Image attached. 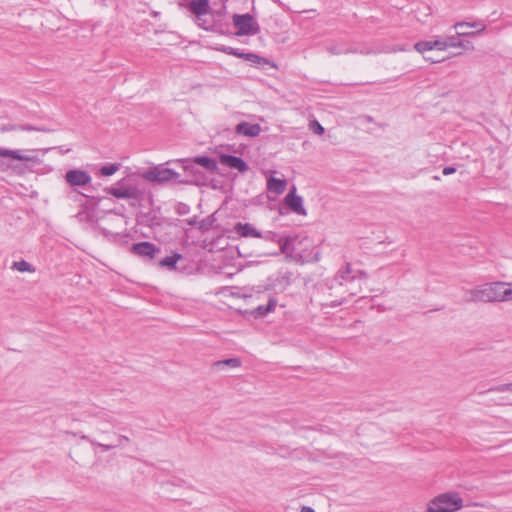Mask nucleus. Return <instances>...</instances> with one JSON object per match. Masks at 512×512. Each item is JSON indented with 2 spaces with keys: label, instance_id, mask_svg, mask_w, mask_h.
<instances>
[{
  "label": "nucleus",
  "instance_id": "2f4dec72",
  "mask_svg": "<svg viewBox=\"0 0 512 512\" xmlns=\"http://www.w3.org/2000/svg\"><path fill=\"white\" fill-rule=\"evenodd\" d=\"M432 49H436V50H440V51L446 50L447 49L446 38L432 40Z\"/></svg>",
  "mask_w": 512,
  "mask_h": 512
},
{
  "label": "nucleus",
  "instance_id": "c03bdc74",
  "mask_svg": "<svg viewBox=\"0 0 512 512\" xmlns=\"http://www.w3.org/2000/svg\"><path fill=\"white\" fill-rule=\"evenodd\" d=\"M301 512H315L313 508L308 506H303Z\"/></svg>",
  "mask_w": 512,
  "mask_h": 512
},
{
  "label": "nucleus",
  "instance_id": "58836bf2",
  "mask_svg": "<svg viewBox=\"0 0 512 512\" xmlns=\"http://www.w3.org/2000/svg\"><path fill=\"white\" fill-rule=\"evenodd\" d=\"M455 172H456V168H454L452 166H446V167H444V169L442 171V173L444 175H451V174H453Z\"/></svg>",
  "mask_w": 512,
  "mask_h": 512
},
{
  "label": "nucleus",
  "instance_id": "4468645a",
  "mask_svg": "<svg viewBox=\"0 0 512 512\" xmlns=\"http://www.w3.org/2000/svg\"><path fill=\"white\" fill-rule=\"evenodd\" d=\"M285 204L298 215H306V209L303 206V199L296 194V188L292 190L284 198Z\"/></svg>",
  "mask_w": 512,
  "mask_h": 512
},
{
  "label": "nucleus",
  "instance_id": "4be33fe9",
  "mask_svg": "<svg viewBox=\"0 0 512 512\" xmlns=\"http://www.w3.org/2000/svg\"><path fill=\"white\" fill-rule=\"evenodd\" d=\"M287 183L283 179L270 177L267 181V189L277 195L282 194L286 189Z\"/></svg>",
  "mask_w": 512,
  "mask_h": 512
},
{
  "label": "nucleus",
  "instance_id": "412c9836",
  "mask_svg": "<svg viewBox=\"0 0 512 512\" xmlns=\"http://www.w3.org/2000/svg\"><path fill=\"white\" fill-rule=\"evenodd\" d=\"M190 160L210 172H215L218 168L216 160L208 156H197Z\"/></svg>",
  "mask_w": 512,
  "mask_h": 512
},
{
  "label": "nucleus",
  "instance_id": "37998d69",
  "mask_svg": "<svg viewBox=\"0 0 512 512\" xmlns=\"http://www.w3.org/2000/svg\"><path fill=\"white\" fill-rule=\"evenodd\" d=\"M345 300V297H342L340 300H335V301H332L331 302V306L332 307H336V306H339L341 305Z\"/></svg>",
  "mask_w": 512,
  "mask_h": 512
},
{
  "label": "nucleus",
  "instance_id": "a19ab883",
  "mask_svg": "<svg viewBox=\"0 0 512 512\" xmlns=\"http://www.w3.org/2000/svg\"><path fill=\"white\" fill-rule=\"evenodd\" d=\"M18 130L32 131V130H36V128H34L33 126H30V125H19Z\"/></svg>",
  "mask_w": 512,
  "mask_h": 512
},
{
  "label": "nucleus",
  "instance_id": "7c9ffc66",
  "mask_svg": "<svg viewBox=\"0 0 512 512\" xmlns=\"http://www.w3.org/2000/svg\"><path fill=\"white\" fill-rule=\"evenodd\" d=\"M82 439H85V440L89 441L93 446H98V447H100V448L102 449V451H104V452H108V451H110V450L114 449L115 447H117V445H116V444H114V445H110V444H102V443H99V442H97V441H95V440L91 439V438H90V437H88V436H82Z\"/></svg>",
  "mask_w": 512,
  "mask_h": 512
},
{
  "label": "nucleus",
  "instance_id": "72a5a7b5",
  "mask_svg": "<svg viewBox=\"0 0 512 512\" xmlns=\"http://www.w3.org/2000/svg\"><path fill=\"white\" fill-rule=\"evenodd\" d=\"M458 35L450 36L446 38V46L448 47H457L458 45H462V41L458 40Z\"/></svg>",
  "mask_w": 512,
  "mask_h": 512
},
{
  "label": "nucleus",
  "instance_id": "39448f33",
  "mask_svg": "<svg viewBox=\"0 0 512 512\" xmlns=\"http://www.w3.org/2000/svg\"><path fill=\"white\" fill-rule=\"evenodd\" d=\"M233 25L237 28V36H253L260 32V26L255 18L249 14H234L232 16Z\"/></svg>",
  "mask_w": 512,
  "mask_h": 512
},
{
  "label": "nucleus",
  "instance_id": "a211bd4d",
  "mask_svg": "<svg viewBox=\"0 0 512 512\" xmlns=\"http://www.w3.org/2000/svg\"><path fill=\"white\" fill-rule=\"evenodd\" d=\"M189 10L201 20V17L207 15L210 11L208 0H191L189 3Z\"/></svg>",
  "mask_w": 512,
  "mask_h": 512
},
{
  "label": "nucleus",
  "instance_id": "2eb2a0df",
  "mask_svg": "<svg viewBox=\"0 0 512 512\" xmlns=\"http://www.w3.org/2000/svg\"><path fill=\"white\" fill-rule=\"evenodd\" d=\"M219 159L221 164L236 169L239 172L243 173L248 170L247 163L238 156L222 154L220 155Z\"/></svg>",
  "mask_w": 512,
  "mask_h": 512
},
{
  "label": "nucleus",
  "instance_id": "79ce46f5",
  "mask_svg": "<svg viewBox=\"0 0 512 512\" xmlns=\"http://www.w3.org/2000/svg\"><path fill=\"white\" fill-rule=\"evenodd\" d=\"M129 441L130 440H129V438L127 436L122 435V436L119 437V442L116 445L117 446H121L123 443L129 442Z\"/></svg>",
  "mask_w": 512,
  "mask_h": 512
},
{
  "label": "nucleus",
  "instance_id": "e433bc0d",
  "mask_svg": "<svg viewBox=\"0 0 512 512\" xmlns=\"http://www.w3.org/2000/svg\"><path fill=\"white\" fill-rule=\"evenodd\" d=\"M196 23L199 27L205 30H210V26L208 25L207 21L203 19V17H201V20H198V18H196Z\"/></svg>",
  "mask_w": 512,
  "mask_h": 512
},
{
  "label": "nucleus",
  "instance_id": "6e6552de",
  "mask_svg": "<svg viewBox=\"0 0 512 512\" xmlns=\"http://www.w3.org/2000/svg\"><path fill=\"white\" fill-rule=\"evenodd\" d=\"M233 232L243 238H264L266 240L276 241L277 237V235L271 231L267 232L264 235L259 230H257L252 224L242 222H237L234 225Z\"/></svg>",
  "mask_w": 512,
  "mask_h": 512
},
{
  "label": "nucleus",
  "instance_id": "0eeeda50",
  "mask_svg": "<svg viewBox=\"0 0 512 512\" xmlns=\"http://www.w3.org/2000/svg\"><path fill=\"white\" fill-rule=\"evenodd\" d=\"M105 191L117 199H138L141 194L136 186L127 184L125 179L118 181L116 186L105 188Z\"/></svg>",
  "mask_w": 512,
  "mask_h": 512
},
{
  "label": "nucleus",
  "instance_id": "de8ad7c7",
  "mask_svg": "<svg viewBox=\"0 0 512 512\" xmlns=\"http://www.w3.org/2000/svg\"><path fill=\"white\" fill-rule=\"evenodd\" d=\"M188 223H189V225H194L195 224V220H191Z\"/></svg>",
  "mask_w": 512,
  "mask_h": 512
},
{
  "label": "nucleus",
  "instance_id": "bb28decb",
  "mask_svg": "<svg viewBox=\"0 0 512 512\" xmlns=\"http://www.w3.org/2000/svg\"><path fill=\"white\" fill-rule=\"evenodd\" d=\"M217 50L220 51V52H223L225 54L233 55V56H236V57L242 58V59H243L244 54H245V52H242V51H240L237 48H233V47L225 46V45H222L221 47L217 48Z\"/></svg>",
  "mask_w": 512,
  "mask_h": 512
},
{
  "label": "nucleus",
  "instance_id": "f3484780",
  "mask_svg": "<svg viewBox=\"0 0 512 512\" xmlns=\"http://www.w3.org/2000/svg\"><path fill=\"white\" fill-rule=\"evenodd\" d=\"M276 305L277 300L274 297L269 296L266 305H259L250 311H246V313H249L254 318H262L265 317L268 313L274 311Z\"/></svg>",
  "mask_w": 512,
  "mask_h": 512
},
{
  "label": "nucleus",
  "instance_id": "49530a36",
  "mask_svg": "<svg viewBox=\"0 0 512 512\" xmlns=\"http://www.w3.org/2000/svg\"><path fill=\"white\" fill-rule=\"evenodd\" d=\"M425 59H426V60H430L432 63L438 62V60H434V59H432V58H430V57H425Z\"/></svg>",
  "mask_w": 512,
  "mask_h": 512
},
{
  "label": "nucleus",
  "instance_id": "6ab92c4d",
  "mask_svg": "<svg viewBox=\"0 0 512 512\" xmlns=\"http://www.w3.org/2000/svg\"><path fill=\"white\" fill-rule=\"evenodd\" d=\"M237 134L248 136V137H256L261 132V127L259 124H251L248 122H240L235 129Z\"/></svg>",
  "mask_w": 512,
  "mask_h": 512
},
{
  "label": "nucleus",
  "instance_id": "cd10ccee",
  "mask_svg": "<svg viewBox=\"0 0 512 512\" xmlns=\"http://www.w3.org/2000/svg\"><path fill=\"white\" fill-rule=\"evenodd\" d=\"M120 164L113 163L104 165L100 168V174L102 176H111L119 170Z\"/></svg>",
  "mask_w": 512,
  "mask_h": 512
},
{
  "label": "nucleus",
  "instance_id": "5701e85b",
  "mask_svg": "<svg viewBox=\"0 0 512 512\" xmlns=\"http://www.w3.org/2000/svg\"><path fill=\"white\" fill-rule=\"evenodd\" d=\"M243 59L251 62L256 66L270 65L271 62L267 58L261 57L255 53L245 52Z\"/></svg>",
  "mask_w": 512,
  "mask_h": 512
},
{
  "label": "nucleus",
  "instance_id": "f03ea898",
  "mask_svg": "<svg viewBox=\"0 0 512 512\" xmlns=\"http://www.w3.org/2000/svg\"><path fill=\"white\" fill-rule=\"evenodd\" d=\"M368 275L363 270H353L350 263L338 270L329 289L339 288L342 291L340 295L347 294L355 296L362 290V285L366 282Z\"/></svg>",
  "mask_w": 512,
  "mask_h": 512
},
{
  "label": "nucleus",
  "instance_id": "ea45409f",
  "mask_svg": "<svg viewBox=\"0 0 512 512\" xmlns=\"http://www.w3.org/2000/svg\"><path fill=\"white\" fill-rule=\"evenodd\" d=\"M457 47H461L463 49H466V50H473L474 49V46L471 44V42H468V41H462V45H458Z\"/></svg>",
  "mask_w": 512,
  "mask_h": 512
},
{
  "label": "nucleus",
  "instance_id": "20e7f679",
  "mask_svg": "<svg viewBox=\"0 0 512 512\" xmlns=\"http://www.w3.org/2000/svg\"><path fill=\"white\" fill-rule=\"evenodd\" d=\"M499 282L486 283L467 292L468 302H495L499 301Z\"/></svg>",
  "mask_w": 512,
  "mask_h": 512
},
{
  "label": "nucleus",
  "instance_id": "dca6fc26",
  "mask_svg": "<svg viewBox=\"0 0 512 512\" xmlns=\"http://www.w3.org/2000/svg\"><path fill=\"white\" fill-rule=\"evenodd\" d=\"M453 27L455 29H462L464 27L476 29V31H472V32H457L458 36H472L473 37V36L479 35L480 33L484 32L486 30V25L483 21H475V22L461 21V22L455 23Z\"/></svg>",
  "mask_w": 512,
  "mask_h": 512
},
{
  "label": "nucleus",
  "instance_id": "a18cd8bd",
  "mask_svg": "<svg viewBox=\"0 0 512 512\" xmlns=\"http://www.w3.org/2000/svg\"><path fill=\"white\" fill-rule=\"evenodd\" d=\"M207 222L203 221L202 224L200 225V228H207Z\"/></svg>",
  "mask_w": 512,
  "mask_h": 512
},
{
  "label": "nucleus",
  "instance_id": "423d86ee",
  "mask_svg": "<svg viewBox=\"0 0 512 512\" xmlns=\"http://www.w3.org/2000/svg\"><path fill=\"white\" fill-rule=\"evenodd\" d=\"M142 177L150 181L152 183H166L169 181H175L178 183H183V180L179 179L180 174L175 172L172 169L164 168L161 166L154 167L142 174Z\"/></svg>",
  "mask_w": 512,
  "mask_h": 512
},
{
  "label": "nucleus",
  "instance_id": "a878e982",
  "mask_svg": "<svg viewBox=\"0 0 512 512\" xmlns=\"http://www.w3.org/2000/svg\"><path fill=\"white\" fill-rule=\"evenodd\" d=\"M181 258H182V255H181V254H179V253H174V254H173V255H171V256H167V257L163 258V259L159 262V264H160V266H162V267H167V268H169V269H173V268H175L177 261H178L179 259H181Z\"/></svg>",
  "mask_w": 512,
  "mask_h": 512
},
{
  "label": "nucleus",
  "instance_id": "c85d7f7f",
  "mask_svg": "<svg viewBox=\"0 0 512 512\" xmlns=\"http://www.w3.org/2000/svg\"><path fill=\"white\" fill-rule=\"evenodd\" d=\"M414 48L419 53H425L427 51H431L432 49V40L428 41H419L414 45Z\"/></svg>",
  "mask_w": 512,
  "mask_h": 512
},
{
  "label": "nucleus",
  "instance_id": "f257e3e1",
  "mask_svg": "<svg viewBox=\"0 0 512 512\" xmlns=\"http://www.w3.org/2000/svg\"><path fill=\"white\" fill-rule=\"evenodd\" d=\"M281 253L287 258L299 263L318 262L320 252L313 250V242L307 236H287L276 239Z\"/></svg>",
  "mask_w": 512,
  "mask_h": 512
},
{
  "label": "nucleus",
  "instance_id": "9b49d317",
  "mask_svg": "<svg viewBox=\"0 0 512 512\" xmlns=\"http://www.w3.org/2000/svg\"><path fill=\"white\" fill-rule=\"evenodd\" d=\"M35 151H29V154H25L22 150H11L0 147V156L9 158L12 160H18L22 162H29L33 164H39L41 161L39 157L34 154Z\"/></svg>",
  "mask_w": 512,
  "mask_h": 512
},
{
  "label": "nucleus",
  "instance_id": "473e14b6",
  "mask_svg": "<svg viewBox=\"0 0 512 512\" xmlns=\"http://www.w3.org/2000/svg\"><path fill=\"white\" fill-rule=\"evenodd\" d=\"M310 129L315 133V134H318V135H322L324 134L325 132V129L324 127L316 120L312 121L310 123Z\"/></svg>",
  "mask_w": 512,
  "mask_h": 512
},
{
  "label": "nucleus",
  "instance_id": "c9c22d12",
  "mask_svg": "<svg viewBox=\"0 0 512 512\" xmlns=\"http://www.w3.org/2000/svg\"><path fill=\"white\" fill-rule=\"evenodd\" d=\"M13 130H18V126H16V125L6 124V125H2V126L0 127V131H1L2 133L9 132V131H13Z\"/></svg>",
  "mask_w": 512,
  "mask_h": 512
},
{
  "label": "nucleus",
  "instance_id": "ddd939ff",
  "mask_svg": "<svg viewBox=\"0 0 512 512\" xmlns=\"http://www.w3.org/2000/svg\"><path fill=\"white\" fill-rule=\"evenodd\" d=\"M177 161L183 164V169L191 176V179L183 180V183L199 184L204 179L203 173L190 159H181Z\"/></svg>",
  "mask_w": 512,
  "mask_h": 512
},
{
  "label": "nucleus",
  "instance_id": "f704fd0d",
  "mask_svg": "<svg viewBox=\"0 0 512 512\" xmlns=\"http://www.w3.org/2000/svg\"><path fill=\"white\" fill-rule=\"evenodd\" d=\"M492 391H496V392H506V391H510L512 392V382L511 383H507V384H502V385H499L493 389H491Z\"/></svg>",
  "mask_w": 512,
  "mask_h": 512
},
{
  "label": "nucleus",
  "instance_id": "b1692460",
  "mask_svg": "<svg viewBox=\"0 0 512 512\" xmlns=\"http://www.w3.org/2000/svg\"><path fill=\"white\" fill-rule=\"evenodd\" d=\"M499 301L512 300V284L499 282Z\"/></svg>",
  "mask_w": 512,
  "mask_h": 512
},
{
  "label": "nucleus",
  "instance_id": "9d476101",
  "mask_svg": "<svg viewBox=\"0 0 512 512\" xmlns=\"http://www.w3.org/2000/svg\"><path fill=\"white\" fill-rule=\"evenodd\" d=\"M65 181L71 187H83L90 184L92 178L87 171L80 169H71L65 173Z\"/></svg>",
  "mask_w": 512,
  "mask_h": 512
},
{
  "label": "nucleus",
  "instance_id": "393cba45",
  "mask_svg": "<svg viewBox=\"0 0 512 512\" xmlns=\"http://www.w3.org/2000/svg\"><path fill=\"white\" fill-rule=\"evenodd\" d=\"M213 366L216 368H222L224 366L238 368L241 366V360L239 358H228L214 362Z\"/></svg>",
  "mask_w": 512,
  "mask_h": 512
},
{
  "label": "nucleus",
  "instance_id": "f8f14e48",
  "mask_svg": "<svg viewBox=\"0 0 512 512\" xmlns=\"http://www.w3.org/2000/svg\"><path fill=\"white\" fill-rule=\"evenodd\" d=\"M131 253L137 255L142 258L153 259L156 254L160 252V248H158L155 244L151 242H139L134 243L130 248Z\"/></svg>",
  "mask_w": 512,
  "mask_h": 512
},
{
  "label": "nucleus",
  "instance_id": "c756f323",
  "mask_svg": "<svg viewBox=\"0 0 512 512\" xmlns=\"http://www.w3.org/2000/svg\"><path fill=\"white\" fill-rule=\"evenodd\" d=\"M14 269H16L19 272H31L33 271L31 265L26 262L25 260L21 261H15L12 266Z\"/></svg>",
  "mask_w": 512,
  "mask_h": 512
},
{
  "label": "nucleus",
  "instance_id": "1a4fd4ad",
  "mask_svg": "<svg viewBox=\"0 0 512 512\" xmlns=\"http://www.w3.org/2000/svg\"><path fill=\"white\" fill-rule=\"evenodd\" d=\"M325 50L331 55H342V54H368L369 51L360 49L357 45L350 44L347 41H331L325 45Z\"/></svg>",
  "mask_w": 512,
  "mask_h": 512
},
{
  "label": "nucleus",
  "instance_id": "aec40b11",
  "mask_svg": "<svg viewBox=\"0 0 512 512\" xmlns=\"http://www.w3.org/2000/svg\"><path fill=\"white\" fill-rule=\"evenodd\" d=\"M87 413L89 416L96 418L97 422L95 423V429L97 431L105 432V430L99 427L100 423H113V417L104 411L89 410Z\"/></svg>",
  "mask_w": 512,
  "mask_h": 512
},
{
  "label": "nucleus",
  "instance_id": "4c0bfd02",
  "mask_svg": "<svg viewBox=\"0 0 512 512\" xmlns=\"http://www.w3.org/2000/svg\"><path fill=\"white\" fill-rule=\"evenodd\" d=\"M188 210H189V207L186 204H183V203L178 204L177 212L179 214H185L188 212Z\"/></svg>",
  "mask_w": 512,
  "mask_h": 512
},
{
  "label": "nucleus",
  "instance_id": "7ed1b4c3",
  "mask_svg": "<svg viewBox=\"0 0 512 512\" xmlns=\"http://www.w3.org/2000/svg\"><path fill=\"white\" fill-rule=\"evenodd\" d=\"M462 506V498L457 493H444L435 497L425 512H455Z\"/></svg>",
  "mask_w": 512,
  "mask_h": 512
}]
</instances>
